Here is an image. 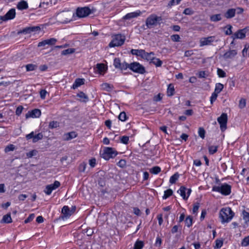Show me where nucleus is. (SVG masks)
I'll return each instance as SVG.
<instances>
[{
    "label": "nucleus",
    "mask_w": 249,
    "mask_h": 249,
    "mask_svg": "<svg viewBox=\"0 0 249 249\" xmlns=\"http://www.w3.org/2000/svg\"><path fill=\"white\" fill-rule=\"evenodd\" d=\"M234 215V213L230 207L223 208L219 212V218L222 223L229 222Z\"/></svg>",
    "instance_id": "nucleus-1"
},
{
    "label": "nucleus",
    "mask_w": 249,
    "mask_h": 249,
    "mask_svg": "<svg viewBox=\"0 0 249 249\" xmlns=\"http://www.w3.org/2000/svg\"><path fill=\"white\" fill-rule=\"evenodd\" d=\"M162 18L156 14H151L148 16L145 20V25L147 28L151 29L160 25L162 21Z\"/></svg>",
    "instance_id": "nucleus-2"
},
{
    "label": "nucleus",
    "mask_w": 249,
    "mask_h": 249,
    "mask_svg": "<svg viewBox=\"0 0 249 249\" xmlns=\"http://www.w3.org/2000/svg\"><path fill=\"white\" fill-rule=\"evenodd\" d=\"M100 154L103 159L108 160L110 159L115 157L118 154V152L113 148L106 147L104 148L102 152H101Z\"/></svg>",
    "instance_id": "nucleus-3"
},
{
    "label": "nucleus",
    "mask_w": 249,
    "mask_h": 249,
    "mask_svg": "<svg viewBox=\"0 0 249 249\" xmlns=\"http://www.w3.org/2000/svg\"><path fill=\"white\" fill-rule=\"evenodd\" d=\"M125 40L124 36L121 34H117L112 36V39L109 44L110 47L121 46L124 44Z\"/></svg>",
    "instance_id": "nucleus-4"
},
{
    "label": "nucleus",
    "mask_w": 249,
    "mask_h": 249,
    "mask_svg": "<svg viewBox=\"0 0 249 249\" xmlns=\"http://www.w3.org/2000/svg\"><path fill=\"white\" fill-rule=\"evenodd\" d=\"M212 191L220 193L224 196H228L231 193V186L227 183H224L221 186H213Z\"/></svg>",
    "instance_id": "nucleus-5"
},
{
    "label": "nucleus",
    "mask_w": 249,
    "mask_h": 249,
    "mask_svg": "<svg viewBox=\"0 0 249 249\" xmlns=\"http://www.w3.org/2000/svg\"><path fill=\"white\" fill-rule=\"evenodd\" d=\"M130 70L136 73L143 74L145 72L144 67L139 63L134 62L128 64V68Z\"/></svg>",
    "instance_id": "nucleus-6"
},
{
    "label": "nucleus",
    "mask_w": 249,
    "mask_h": 249,
    "mask_svg": "<svg viewBox=\"0 0 249 249\" xmlns=\"http://www.w3.org/2000/svg\"><path fill=\"white\" fill-rule=\"evenodd\" d=\"M91 13V10L88 7H78L76 11L77 16L80 18L86 17Z\"/></svg>",
    "instance_id": "nucleus-7"
},
{
    "label": "nucleus",
    "mask_w": 249,
    "mask_h": 249,
    "mask_svg": "<svg viewBox=\"0 0 249 249\" xmlns=\"http://www.w3.org/2000/svg\"><path fill=\"white\" fill-rule=\"evenodd\" d=\"M228 121V116L226 113H223L220 117L217 118V122L220 124V129L222 131L227 129V124Z\"/></svg>",
    "instance_id": "nucleus-8"
},
{
    "label": "nucleus",
    "mask_w": 249,
    "mask_h": 249,
    "mask_svg": "<svg viewBox=\"0 0 249 249\" xmlns=\"http://www.w3.org/2000/svg\"><path fill=\"white\" fill-rule=\"evenodd\" d=\"M76 210L75 206L72 207L71 210L70 209V208L68 206H64L61 210V213L62 215L61 216L62 219H67L69 218L71 215Z\"/></svg>",
    "instance_id": "nucleus-9"
},
{
    "label": "nucleus",
    "mask_w": 249,
    "mask_h": 249,
    "mask_svg": "<svg viewBox=\"0 0 249 249\" xmlns=\"http://www.w3.org/2000/svg\"><path fill=\"white\" fill-rule=\"evenodd\" d=\"M113 65L116 69H119L122 71L126 70L128 68V63L124 61L121 62L119 58H115L114 59Z\"/></svg>",
    "instance_id": "nucleus-10"
},
{
    "label": "nucleus",
    "mask_w": 249,
    "mask_h": 249,
    "mask_svg": "<svg viewBox=\"0 0 249 249\" xmlns=\"http://www.w3.org/2000/svg\"><path fill=\"white\" fill-rule=\"evenodd\" d=\"M60 186V182L57 180H55L53 184L47 185L44 190V192L47 195H50L53 190L56 189Z\"/></svg>",
    "instance_id": "nucleus-11"
},
{
    "label": "nucleus",
    "mask_w": 249,
    "mask_h": 249,
    "mask_svg": "<svg viewBox=\"0 0 249 249\" xmlns=\"http://www.w3.org/2000/svg\"><path fill=\"white\" fill-rule=\"evenodd\" d=\"M16 14V13L15 9L11 8L6 13L5 15L0 17V20L6 21L9 20L13 19L15 18Z\"/></svg>",
    "instance_id": "nucleus-12"
},
{
    "label": "nucleus",
    "mask_w": 249,
    "mask_h": 249,
    "mask_svg": "<svg viewBox=\"0 0 249 249\" xmlns=\"http://www.w3.org/2000/svg\"><path fill=\"white\" fill-rule=\"evenodd\" d=\"M248 30V29L247 27L238 30L232 35L231 38L233 40H235L236 39H243L245 38Z\"/></svg>",
    "instance_id": "nucleus-13"
},
{
    "label": "nucleus",
    "mask_w": 249,
    "mask_h": 249,
    "mask_svg": "<svg viewBox=\"0 0 249 249\" xmlns=\"http://www.w3.org/2000/svg\"><path fill=\"white\" fill-rule=\"evenodd\" d=\"M192 190L190 188L187 189L183 186L180 187L178 191V193L179 194L180 196L184 200H187L191 193Z\"/></svg>",
    "instance_id": "nucleus-14"
},
{
    "label": "nucleus",
    "mask_w": 249,
    "mask_h": 249,
    "mask_svg": "<svg viewBox=\"0 0 249 249\" xmlns=\"http://www.w3.org/2000/svg\"><path fill=\"white\" fill-rule=\"evenodd\" d=\"M215 37L214 36H210L207 37H203L200 40V46L210 45L215 41Z\"/></svg>",
    "instance_id": "nucleus-15"
},
{
    "label": "nucleus",
    "mask_w": 249,
    "mask_h": 249,
    "mask_svg": "<svg viewBox=\"0 0 249 249\" xmlns=\"http://www.w3.org/2000/svg\"><path fill=\"white\" fill-rule=\"evenodd\" d=\"M43 137V134L41 133H39L36 135H34V132L32 131L30 133L26 136L27 140L33 139V142L34 143L36 142L39 140L42 139Z\"/></svg>",
    "instance_id": "nucleus-16"
},
{
    "label": "nucleus",
    "mask_w": 249,
    "mask_h": 249,
    "mask_svg": "<svg viewBox=\"0 0 249 249\" xmlns=\"http://www.w3.org/2000/svg\"><path fill=\"white\" fill-rule=\"evenodd\" d=\"M40 30L39 26H32L24 28L20 31L19 33L23 34L25 35L30 34L32 32H36Z\"/></svg>",
    "instance_id": "nucleus-17"
},
{
    "label": "nucleus",
    "mask_w": 249,
    "mask_h": 249,
    "mask_svg": "<svg viewBox=\"0 0 249 249\" xmlns=\"http://www.w3.org/2000/svg\"><path fill=\"white\" fill-rule=\"evenodd\" d=\"M41 115V111L39 109H34L31 111H28L26 114V118H38Z\"/></svg>",
    "instance_id": "nucleus-18"
},
{
    "label": "nucleus",
    "mask_w": 249,
    "mask_h": 249,
    "mask_svg": "<svg viewBox=\"0 0 249 249\" xmlns=\"http://www.w3.org/2000/svg\"><path fill=\"white\" fill-rule=\"evenodd\" d=\"M237 54L236 50H230L226 52L223 55V57L225 59H232Z\"/></svg>",
    "instance_id": "nucleus-19"
},
{
    "label": "nucleus",
    "mask_w": 249,
    "mask_h": 249,
    "mask_svg": "<svg viewBox=\"0 0 249 249\" xmlns=\"http://www.w3.org/2000/svg\"><path fill=\"white\" fill-rule=\"evenodd\" d=\"M141 14L140 10L136 11L134 12H131L127 14L123 17V19L124 20L130 19L131 18H135L139 16Z\"/></svg>",
    "instance_id": "nucleus-20"
},
{
    "label": "nucleus",
    "mask_w": 249,
    "mask_h": 249,
    "mask_svg": "<svg viewBox=\"0 0 249 249\" xmlns=\"http://www.w3.org/2000/svg\"><path fill=\"white\" fill-rule=\"evenodd\" d=\"M95 70L99 73L102 74V73H105L107 68L104 64L98 63L96 65Z\"/></svg>",
    "instance_id": "nucleus-21"
},
{
    "label": "nucleus",
    "mask_w": 249,
    "mask_h": 249,
    "mask_svg": "<svg viewBox=\"0 0 249 249\" xmlns=\"http://www.w3.org/2000/svg\"><path fill=\"white\" fill-rule=\"evenodd\" d=\"M77 135L74 131H71L64 134L63 139L65 141H70L77 137Z\"/></svg>",
    "instance_id": "nucleus-22"
},
{
    "label": "nucleus",
    "mask_w": 249,
    "mask_h": 249,
    "mask_svg": "<svg viewBox=\"0 0 249 249\" xmlns=\"http://www.w3.org/2000/svg\"><path fill=\"white\" fill-rule=\"evenodd\" d=\"M236 13V10L234 8L228 9L224 14V17L227 18H233Z\"/></svg>",
    "instance_id": "nucleus-23"
},
{
    "label": "nucleus",
    "mask_w": 249,
    "mask_h": 249,
    "mask_svg": "<svg viewBox=\"0 0 249 249\" xmlns=\"http://www.w3.org/2000/svg\"><path fill=\"white\" fill-rule=\"evenodd\" d=\"M17 8L20 10L27 9L28 8V3L24 0L20 1L18 3Z\"/></svg>",
    "instance_id": "nucleus-24"
},
{
    "label": "nucleus",
    "mask_w": 249,
    "mask_h": 249,
    "mask_svg": "<svg viewBox=\"0 0 249 249\" xmlns=\"http://www.w3.org/2000/svg\"><path fill=\"white\" fill-rule=\"evenodd\" d=\"M77 96L80 98V102L86 103L89 101L88 96L82 91L77 93Z\"/></svg>",
    "instance_id": "nucleus-25"
},
{
    "label": "nucleus",
    "mask_w": 249,
    "mask_h": 249,
    "mask_svg": "<svg viewBox=\"0 0 249 249\" xmlns=\"http://www.w3.org/2000/svg\"><path fill=\"white\" fill-rule=\"evenodd\" d=\"M12 222L10 213L4 215L0 221L1 223H10Z\"/></svg>",
    "instance_id": "nucleus-26"
},
{
    "label": "nucleus",
    "mask_w": 249,
    "mask_h": 249,
    "mask_svg": "<svg viewBox=\"0 0 249 249\" xmlns=\"http://www.w3.org/2000/svg\"><path fill=\"white\" fill-rule=\"evenodd\" d=\"M84 84V79L77 78L72 85V88L75 89Z\"/></svg>",
    "instance_id": "nucleus-27"
},
{
    "label": "nucleus",
    "mask_w": 249,
    "mask_h": 249,
    "mask_svg": "<svg viewBox=\"0 0 249 249\" xmlns=\"http://www.w3.org/2000/svg\"><path fill=\"white\" fill-rule=\"evenodd\" d=\"M154 53L153 52L147 53L145 51H144V53H143V55L142 58L145 59H146L148 61H151L153 57H154Z\"/></svg>",
    "instance_id": "nucleus-28"
},
{
    "label": "nucleus",
    "mask_w": 249,
    "mask_h": 249,
    "mask_svg": "<svg viewBox=\"0 0 249 249\" xmlns=\"http://www.w3.org/2000/svg\"><path fill=\"white\" fill-rule=\"evenodd\" d=\"M101 87L102 89L107 91H111L113 88L112 85L107 83H103L101 85Z\"/></svg>",
    "instance_id": "nucleus-29"
},
{
    "label": "nucleus",
    "mask_w": 249,
    "mask_h": 249,
    "mask_svg": "<svg viewBox=\"0 0 249 249\" xmlns=\"http://www.w3.org/2000/svg\"><path fill=\"white\" fill-rule=\"evenodd\" d=\"M175 93V89L174 86L170 84L168 85L167 89V95L168 96H172Z\"/></svg>",
    "instance_id": "nucleus-30"
},
{
    "label": "nucleus",
    "mask_w": 249,
    "mask_h": 249,
    "mask_svg": "<svg viewBox=\"0 0 249 249\" xmlns=\"http://www.w3.org/2000/svg\"><path fill=\"white\" fill-rule=\"evenodd\" d=\"M144 51V50L132 49L131 50V53L133 55L142 57Z\"/></svg>",
    "instance_id": "nucleus-31"
},
{
    "label": "nucleus",
    "mask_w": 249,
    "mask_h": 249,
    "mask_svg": "<svg viewBox=\"0 0 249 249\" xmlns=\"http://www.w3.org/2000/svg\"><path fill=\"white\" fill-rule=\"evenodd\" d=\"M143 246V241L137 240L134 244L133 249H142Z\"/></svg>",
    "instance_id": "nucleus-32"
},
{
    "label": "nucleus",
    "mask_w": 249,
    "mask_h": 249,
    "mask_svg": "<svg viewBox=\"0 0 249 249\" xmlns=\"http://www.w3.org/2000/svg\"><path fill=\"white\" fill-rule=\"evenodd\" d=\"M150 63L153 64L156 67H160L162 64V61H161L159 58H155L154 57H153Z\"/></svg>",
    "instance_id": "nucleus-33"
},
{
    "label": "nucleus",
    "mask_w": 249,
    "mask_h": 249,
    "mask_svg": "<svg viewBox=\"0 0 249 249\" xmlns=\"http://www.w3.org/2000/svg\"><path fill=\"white\" fill-rule=\"evenodd\" d=\"M222 19L221 15L220 14L213 15L210 17V20L213 22H217Z\"/></svg>",
    "instance_id": "nucleus-34"
},
{
    "label": "nucleus",
    "mask_w": 249,
    "mask_h": 249,
    "mask_svg": "<svg viewBox=\"0 0 249 249\" xmlns=\"http://www.w3.org/2000/svg\"><path fill=\"white\" fill-rule=\"evenodd\" d=\"M179 176V175L178 173H176L175 174H174L170 178V183L171 184H174L178 179Z\"/></svg>",
    "instance_id": "nucleus-35"
},
{
    "label": "nucleus",
    "mask_w": 249,
    "mask_h": 249,
    "mask_svg": "<svg viewBox=\"0 0 249 249\" xmlns=\"http://www.w3.org/2000/svg\"><path fill=\"white\" fill-rule=\"evenodd\" d=\"M173 192L171 189H167L164 192V195L162 196L163 199H166L173 195Z\"/></svg>",
    "instance_id": "nucleus-36"
},
{
    "label": "nucleus",
    "mask_w": 249,
    "mask_h": 249,
    "mask_svg": "<svg viewBox=\"0 0 249 249\" xmlns=\"http://www.w3.org/2000/svg\"><path fill=\"white\" fill-rule=\"evenodd\" d=\"M224 88L223 85L221 83H217L215 85V87L214 89V92L215 93H219Z\"/></svg>",
    "instance_id": "nucleus-37"
},
{
    "label": "nucleus",
    "mask_w": 249,
    "mask_h": 249,
    "mask_svg": "<svg viewBox=\"0 0 249 249\" xmlns=\"http://www.w3.org/2000/svg\"><path fill=\"white\" fill-rule=\"evenodd\" d=\"M149 171L153 174H158L161 171V168L159 166H154L149 169Z\"/></svg>",
    "instance_id": "nucleus-38"
},
{
    "label": "nucleus",
    "mask_w": 249,
    "mask_h": 249,
    "mask_svg": "<svg viewBox=\"0 0 249 249\" xmlns=\"http://www.w3.org/2000/svg\"><path fill=\"white\" fill-rule=\"evenodd\" d=\"M185 223L187 227H190L192 225L193 223V218L191 216H188L185 220Z\"/></svg>",
    "instance_id": "nucleus-39"
},
{
    "label": "nucleus",
    "mask_w": 249,
    "mask_h": 249,
    "mask_svg": "<svg viewBox=\"0 0 249 249\" xmlns=\"http://www.w3.org/2000/svg\"><path fill=\"white\" fill-rule=\"evenodd\" d=\"M26 71H33L37 68V66L33 64H29L25 66Z\"/></svg>",
    "instance_id": "nucleus-40"
},
{
    "label": "nucleus",
    "mask_w": 249,
    "mask_h": 249,
    "mask_svg": "<svg viewBox=\"0 0 249 249\" xmlns=\"http://www.w3.org/2000/svg\"><path fill=\"white\" fill-rule=\"evenodd\" d=\"M75 52V49L69 48L66 50H64L61 52V54L66 55L69 54H71Z\"/></svg>",
    "instance_id": "nucleus-41"
},
{
    "label": "nucleus",
    "mask_w": 249,
    "mask_h": 249,
    "mask_svg": "<svg viewBox=\"0 0 249 249\" xmlns=\"http://www.w3.org/2000/svg\"><path fill=\"white\" fill-rule=\"evenodd\" d=\"M215 246H214V249H219L220 248L223 244V241L222 240H221V239H216L215 240Z\"/></svg>",
    "instance_id": "nucleus-42"
},
{
    "label": "nucleus",
    "mask_w": 249,
    "mask_h": 249,
    "mask_svg": "<svg viewBox=\"0 0 249 249\" xmlns=\"http://www.w3.org/2000/svg\"><path fill=\"white\" fill-rule=\"evenodd\" d=\"M198 133L200 137L202 139H204L206 132L203 127L199 128Z\"/></svg>",
    "instance_id": "nucleus-43"
},
{
    "label": "nucleus",
    "mask_w": 249,
    "mask_h": 249,
    "mask_svg": "<svg viewBox=\"0 0 249 249\" xmlns=\"http://www.w3.org/2000/svg\"><path fill=\"white\" fill-rule=\"evenodd\" d=\"M217 75L219 77L224 78L226 76V72L221 69L218 68L217 70Z\"/></svg>",
    "instance_id": "nucleus-44"
},
{
    "label": "nucleus",
    "mask_w": 249,
    "mask_h": 249,
    "mask_svg": "<svg viewBox=\"0 0 249 249\" xmlns=\"http://www.w3.org/2000/svg\"><path fill=\"white\" fill-rule=\"evenodd\" d=\"M218 146H210L209 147V152L210 154H213L217 151Z\"/></svg>",
    "instance_id": "nucleus-45"
},
{
    "label": "nucleus",
    "mask_w": 249,
    "mask_h": 249,
    "mask_svg": "<svg viewBox=\"0 0 249 249\" xmlns=\"http://www.w3.org/2000/svg\"><path fill=\"white\" fill-rule=\"evenodd\" d=\"M46 41L47 45H53L55 44L57 41L56 39L54 38H51L50 39L45 40Z\"/></svg>",
    "instance_id": "nucleus-46"
},
{
    "label": "nucleus",
    "mask_w": 249,
    "mask_h": 249,
    "mask_svg": "<svg viewBox=\"0 0 249 249\" xmlns=\"http://www.w3.org/2000/svg\"><path fill=\"white\" fill-rule=\"evenodd\" d=\"M241 245L243 247H247L249 245V235L243 239Z\"/></svg>",
    "instance_id": "nucleus-47"
},
{
    "label": "nucleus",
    "mask_w": 249,
    "mask_h": 249,
    "mask_svg": "<svg viewBox=\"0 0 249 249\" xmlns=\"http://www.w3.org/2000/svg\"><path fill=\"white\" fill-rule=\"evenodd\" d=\"M118 118L123 122L126 121L127 119L126 113L124 112H121L118 116Z\"/></svg>",
    "instance_id": "nucleus-48"
},
{
    "label": "nucleus",
    "mask_w": 249,
    "mask_h": 249,
    "mask_svg": "<svg viewBox=\"0 0 249 249\" xmlns=\"http://www.w3.org/2000/svg\"><path fill=\"white\" fill-rule=\"evenodd\" d=\"M171 39L174 42H179L180 41V37L178 35L176 34L171 36Z\"/></svg>",
    "instance_id": "nucleus-49"
},
{
    "label": "nucleus",
    "mask_w": 249,
    "mask_h": 249,
    "mask_svg": "<svg viewBox=\"0 0 249 249\" xmlns=\"http://www.w3.org/2000/svg\"><path fill=\"white\" fill-rule=\"evenodd\" d=\"M59 126V123L57 121H52L49 123V127L50 128H56Z\"/></svg>",
    "instance_id": "nucleus-50"
},
{
    "label": "nucleus",
    "mask_w": 249,
    "mask_h": 249,
    "mask_svg": "<svg viewBox=\"0 0 249 249\" xmlns=\"http://www.w3.org/2000/svg\"><path fill=\"white\" fill-rule=\"evenodd\" d=\"M246 101L245 99L242 98L239 101V107L240 108H243L246 107Z\"/></svg>",
    "instance_id": "nucleus-51"
},
{
    "label": "nucleus",
    "mask_w": 249,
    "mask_h": 249,
    "mask_svg": "<svg viewBox=\"0 0 249 249\" xmlns=\"http://www.w3.org/2000/svg\"><path fill=\"white\" fill-rule=\"evenodd\" d=\"M183 13L186 15H192L194 13V11L191 8H187L184 9Z\"/></svg>",
    "instance_id": "nucleus-52"
},
{
    "label": "nucleus",
    "mask_w": 249,
    "mask_h": 249,
    "mask_svg": "<svg viewBox=\"0 0 249 249\" xmlns=\"http://www.w3.org/2000/svg\"><path fill=\"white\" fill-rule=\"evenodd\" d=\"M218 96V93H215V92H213L210 97V102L211 104H213V103L216 100Z\"/></svg>",
    "instance_id": "nucleus-53"
},
{
    "label": "nucleus",
    "mask_w": 249,
    "mask_h": 249,
    "mask_svg": "<svg viewBox=\"0 0 249 249\" xmlns=\"http://www.w3.org/2000/svg\"><path fill=\"white\" fill-rule=\"evenodd\" d=\"M15 149V146L13 144H9L7 145L5 148V152H9L10 151H12Z\"/></svg>",
    "instance_id": "nucleus-54"
},
{
    "label": "nucleus",
    "mask_w": 249,
    "mask_h": 249,
    "mask_svg": "<svg viewBox=\"0 0 249 249\" xmlns=\"http://www.w3.org/2000/svg\"><path fill=\"white\" fill-rule=\"evenodd\" d=\"M37 151L36 150H33L27 153L26 156L28 158H32L36 155Z\"/></svg>",
    "instance_id": "nucleus-55"
},
{
    "label": "nucleus",
    "mask_w": 249,
    "mask_h": 249,
    "mask_svg": "<svg viewBox=\"0 0 249 249\" xmlns=\"http://www.w3.org/2000/svg\"><path fill=\"white\" fill-rule=\"evenodd\" d=\"M129 141V137L128 136H124L121 139V142L124 144H127Z\"/></svg>",
    "instance_id": "nucleus-56"
},
{
    "label": "nucleus",
    "mask_w": 249,
    "mask_h": 249,
    "mask_svg": "<svg viewBox=\"0 0 249 249\" xmlns=\"http://www.w3.org/2000/svg\"><path fill=\"white\" fill-rule=\"evenodd\" d=\"M126 165V161L124 160H121L117 163V165L121 168L124 167Z\"/></svg>",
    "instance_id": "nucleus-57"
},
{
    "label": "nucleus",
    "mask_w": 249,
    "mask_h": 249,
    "mask_svg": "<svg viewBox=\"0 0 249 249\" xmlns=\"http://www.w3.org/2000/svg\"><path fill=\"white\" fill-rule=\"evenodd\" d=\"M35 217V214L34 213L30 214L28 218L25 220L24 222L25 223H29L32 221Z\"/></svg>",
    "instance_id": "nucleus-58"
},
{
    "label": "nucleus",
    "mask_w": 249,
    "mask_h": 249,
    "mask_svg": "<svg viewBox=\"0 0 249 249\" xmlns=\"http://www.w3.org/2000/svg\"><path fill=\"white\" fill-rule=\"evenodd\" d=\"M243 219L249 222V213L244 211L243 212Z\"/></svg>",
    "instance_id": "nucleus-59"
},
{
    "label": "nucleus",
    "mask_w": 249,
    "mask_h": 249,
    "mask_svg": "<svg viewBox=\"0 0 249 249\" xmlns=\"http://www.w3.org/2000/svg\"><path fill=\"white\" fill-rule=\"evenodd\" d=\"M181 0H171L169 2L168 5L170 6H173L175 5H177L179 3V2H180Z\"/></svg>",
    "instance_id": "nucleus-60"
},
{
    "label": "nucleus",
    "mask_w": 249,
    "mask_h": 249,
    "mask_svg": "<svg viewBox=\"0 0 249 249\" xmlns=\"http://www.w3.org/2000/svg\"><path fill=\"white\" fill-rule=\"evenodd\" d=\"M23 107L22 106H18L16 109V115L18 116H19L21 114V113L23 110Z\"/></svg>",
    "instance_id": "nucleus-61"
},
{
    "label": "nucleus",
    "mask_w": 249,
    "mask_h": 249,
    "mask_svg": "<svg viewBox=\"0 0 249 249\" xmlns=\"http://www.w3.org/2000/svg\"><path fill=\"white\" fill-rule=\"evenodd\" d=\"M227 30L225 31V34L227 35H230L232 34V26L231 25L227 26Z\"/></svg>",
    "instance_id": "nucleus-62"
},
{
    "label": "nucleus",
    "mask_w": 249,
    "mask_h": 249,
    "mask_svg": "<svg viewBox=\"0 0 249 249\" xmlns=\"http://www.w3.org/2000/svg\"><path fill=\"white\" fill-rule=\"evenodd\" d=\"M199 207V203H196L194 204L193 208V213H197Z\"/></svg>",
    "instance_id": "nucleus-63"
},
{
    "label": "nucleus",
    "mask_w": 249,
    "mask_h": 249,
    "mask_svg": "<svg viewBox=\"0 0 249 249\" xmlns=\"http://www.w3.org/2000/svg\"><path fill=\"white\" fill-rule=\"evenodd\" d=\"M157 219L158 220V223L159 225H161L163 223V218H162V214H159L157 215Z\"/></svg>",
    "instance_id": "nucleus-64"
}]
</instances>
